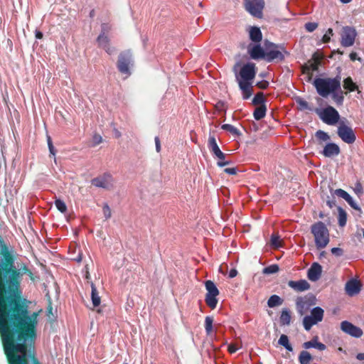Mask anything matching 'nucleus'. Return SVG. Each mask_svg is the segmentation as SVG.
Segmentation results:
<instances>
[{
  "label": "nucleus",
  "mask_w": 364,
  "mask_h": 364,
  "mask_svg": "<svg viewBox=\"0 0 364 364\" xmlns=\"http://www.w3.org/2000/svg\"><path fill=\"white\" fill-rule=\"evenodd\" d=\"M23 274L36 280L26 264L16 268L15 257L0 235V334L37 329L38 314H31L21 296Z\"/></svg>",
  "instance_id": "f257e3e1"
},
{
  "label": "nucleus",
  "mask_w": 364,
  "mask_h": 364,
  "mask_svg": "<svg viewBox=\"0 0 364 364\" xmlns=\"http://www.w3.org/2000/svg\"><path fill=\"white\" fill-rule=\"evenodd\" d=\"M37 329L0 334L8 364H42L36 355Z\"/></svg>",
  "instance_id": "f03ea898"
},
{
  "label": "nucleus",
  "mask_w": 364,
  "mask_h": 364,
  "mask_svg": "<svg viewBox=\"0 0 364 364\" xmlns=\"http://www.w3.org/2000/svg\"><path fill=\"white\" fill-rule=\"evenodd\" d=\"M313 85L320 96L327 97L333 92L340 90L341 77L337 75L333 78L317 77L314 80Z\"/></svg>",
  "instance_id": "7ed1b4c3"
},
{
  "label": "nucleus",
  "mask_w": 364,
  "mask_h": 364,
  "mask_svg": "<svg viewBox=\"0 0 364 364\" xmlns=\"http://www.w3.org/2000/svg\"><path fill=\"white\" fill-rule=\"evenodd\" d=\"M311 232L315 240L317 249H323L329 242V232L326 225L323 222H317L311 227Z\"/></svg>",
  "instance_id": "20e7f679"
},
{
  "label": "nucleus",
  "mask_w": 364,
  "mask_h": 364,
  "mask_svg": "<svg viewBox=\"0 0 364 364\" xmlns=\"http://www.w3.org/2000/svg\"><path fill=\"white\" fill-rule=\"evenodd\" d=\"M134 65V58L131 50H125L119 53L117 62L119 72L124 75V79L132 75V68Z\"/></svg>",
  "instance_id": "39448f33"
},
{
  "label": "nucleus",
  "mask_w": 364,
  "mask_h": 364,
  "mask_svg": "<svg viewBox=\"0 0 364 364\" xmlns=\"http://www.w3.org/2000/svg\"><path fill=\"white\" fill-rule=\"evenodd\" d=\"M238 65L239 64L237 63L233 68V71L235 73L237 82H252V80L255 77L257 73V68L255 64L253 63H246L241 68L240 73L237 74V67Z\"/></svg>",
  "instance_id": "423d86ee"
},
{
  "label": "nucleus",
  "mask_w": 364,
  "mask_h": 364,
  "mask_svg": "<svg viewBox=\"0 0 364 364\" xmlns=\"http://www.w3.org/2000/svg\"><path fill=\"white\" fill-rule=\"evenodd\" d=\"M324 311L319 306L314 307L311 311L309 316H306L303 318V326L306 331H310L313 326L316 325L323 321Z\"/></svg>",
  "instance_id": "0eeeda50"
},
{
  "label": "nucleus",
  "mask_w": 364,
  "mask_h": 364,
  "mask_svg": "<svg viewBox=\"0 0 364 364\" xmlns=\"http://www.w3.org/2000/svg\"><path fill=\"white\" fill-rule=\"evenodd\" d=\"M205 287L207 290L205 301L211 309H215L218 302L217 296L219 295V290L211 280L205 281Z\"/></svg>",
  "instance_id": "6e6552de"
},
{
  "label": "nucleus",
  "mask_w": 364,
  "mask_h": 364,
  "mask_svg": "<svg viewBox=\"0 0 364 364\" xmlns=\"http://www.w3.org/2000/svg\"><path fill=\"white\" fill-rule=\"evenodd\" d=\"M323 58L322 53L315 52L310 60H309L301 68L302 73L309 75V80L312 77V72L317 71Z\"/></svg>",
  "instance_id": "1a4fd4ad"
},
{
  "label": "nucleus",
  "mask_w": 364,
  "mask_h": 364,
  "mask_svg": "<svg viewBox=\"0 0 364 364\" xmlns=\"http://www.w3.org/2000/svg\"><path fill=\"white\" fill-rule=\"evenodd\" d=\"M244 7L252 16L257 18L262 17L264 7V0H244Z\"/></svg>",
  "instance_id": "9d476101"
},
{
  "label": "nucleus",
  "mask_w": 364,
  "mask_h": 364,
  "mask_svg": "<svg viewBox=\"0 0 364 364\" xmlns=\"http://www.w3.org/2000/svg\"><path fill=\"white\" fill-rule=\"evenodd\" d=\"M357 36V31L354 27L343 26L341 32V44L343 47L352 46Z\"/></svg>",
  "instance_id": "9b49d317"
},
{
  "label": "nucleus",
  "mask_w": 364,
  "mask_h": 364,
  "mask_svg": "<svg viewBox=\"0 0 364 364\" xmlns=\"http://www.w3.org/2000/svg\"><path fill=\"white\" fill-rule=\"evenodd\" d=\"M319 117L324 123L328 125L336 124L340 119L338 112L331 106L324 108Z\"/></svg>",
  "instance_id": "f8f14e48"
},
{
  "label": "nucleus",
  "mask_w": 364,
  "mask_h": 364,
  "mask_svg": "<svg viewBox=\"0 0 364 364\" xmlns=\"http://www.w3.org/2000/svg\"><path fill=\"white\" fill-rule=\"evenodd\" d=\"M337 134L342 141L349 144L354 143L356 139L353 129L343 122L340 123L338 127Z\"/></svg>",
  "instance_id": "ddd939ff"
},
{
  "label": "nucleus",
  "mask_w": 364,
  "mask_h": 364,
  "mask_svg": "<svg viewBox=\"0 0 364 364\" xmlns=\"http://www.w3.org/2000/svg\"><path fill=\"white\" fill-rule=\"evenodd\" d=\"M341 328L344 333L355 338H360L363 335V331L359 327L348 321H343L341 323Z\"/></svg>",
  "instance_id": "4468645a"
},
{
  "label": "nucleus",
  "mask_w": 364,
  "mask_h": 364,
  "mask_svg": "<svg viewBox=\"0 0 364 364\" xmlns=\"http://www.w3.org/2000/svg\"><path fill=\"white\" fill-rule=\"evenodd\" d=\"M247 53L253 60H264L265 58L264 48H262L259 43H256L255 45L250 44L247 47Z\"/></svg>",
  "instance_id": "2eb2a0df"
},
{
  "label": "nucleus",
  "mask_w": 364,
  "mask_h": 364,
  "mask_svg": "<svg viewBox=\"0 0 364 364\" xmlns=\"http://www.w3.org/2000/svg\"><path fill=\"white\" fill-rule=\"evenodd\" d=\"M96 41L98 47L104 49L109 55L114 52V48L110 46V39L108 35L100 34Z\"/></svg>",
  "instance_id": "dca6fc26"
},
{
  "label": "nucleus",
  "mask_w": 364,
  "mask_h": 364,
  "mask_svg": "<svg viewBox=\"0 0 364 364\" xmlns=\"http://www.w3.org/2000/svg\"><path fill=\"white\" fill-rule=\"evenodd\" d=\"M316 304V299L314 296L309 297L299 298L296 301V306L299 309V313L302 315L304 314L303 310H307L310 306Z\"/></svg>",
  "instance_id": "f3484780"
},
{
  "label": "nucleus",
  "mask_w": 364,
  "mask_h": 364,
  "mask_svg": "<svg viewBox=\"0 0 364 364\" xmlns=\"http://www.w3.org/2000/svg\"><path fill=\"white\" fill-rule=\"evenodd\" d=\"M345 289L348 295H356L361 290L360 282L356 279H350L346 282Z\"/></svg>",
  "instance_id": "a211bd4d"
},
{
  "label": "nucleus",
  "mask_w": 364,
  "mask_h": 364,
  "mask_svg": "<svg viewBox=\"0 0 364 364\" xmlns=\"http://www.w3.org/2000/svg\"><path fill=\"white\" fill-rule=\"evenodd\" d=\"M284 54H286L281 49L278 50H269L268 52H265V58L264 60L268 62H272L274 60H277L282 62L284 60Z\"/></svg>",
  "instance_id": "6ab92c4d"
},
{
  "label": "nucleus",
  "mask_w": 364,
  "mask_h": 364,
  "mask_svg": "<svg viewBox=\"0 0 364 364\" xmlns=\"http://www.w3.org/2000/svg\"><path fill=\"white\" fill-rule=\"evenodd\" d=\"M111 178L109 175H104L103 176L93 178L91 183L92 185L96 187L109 189L112 186Z\"/></svg>",
  "instance_id": "aec40b11"
},
{
  "label": "nucleus",
  "mask_w": 364,
  "mask_h": 364,
  "mask_svg": "<svg viewBox=\"0 0 364 364\" xmlns=\"http://www.w3.org/2000/svg\"><path fill=\"white\" fill-rule=\"evenodd\" d=\"M322 272V267L317 262L311 264L308 270V278L312 282H316L319 279Z\"/></svg>",
  "instance_id": "412c9836"
},
{
  "label": "nucleus",
  "mask_w": 364,
  "mask_h": 364,
  "mask_svg": "<svg viewBox=\"0 0 364 364\" xmlns=\"http://www.w3.org/2000/svg\"><path fill=\"white\" fill-rule=\"evenodd\" d=\"M340 152V148L336 144L328 143L324 146L322 154L326 157H332L338 155Z\"/></svg>",
  "instance_id": "4be33fe9"
},
{
  "label": "nucleus",
  "mask_w": 364,
  "mask_h": 364,
  "mask_svg": "<svg viewBox=\"0 0 364 364\" xmlns=\"http://www.w3.org/2000/svg\"><path fill=\"white\" fill-rule=\"evenodd\" d=\"M288 286L296 291H304L310 288V284L304 279L299 281L291 280L288 282Z\"/></svg>",
  "instance_id": "5701e85b"
},
{
  "label": "nucleus",
  "mask_w": 364,
  "mask_h": 364,
  "mask_svg": "<svg viewBox=\"0 0 364 364\" xmlns=\"http://www.w3.org/2000/svg\"><path fill=\"white\" fill-rule=\"evenodd\" d=\"M208 147L210 150V151L215 156H223V152L220 149L215 136L213 135L210 134L208 141Z\"/></svg>",
  "instance_id": "b1692460"
},
{
  "label": "nucleus",
  "mask_w": 364,
  "mask_h": 364,
  "mask_svg": "<svg viewBox=\"0 0 364 364\" xmlns=\"http://www.w3.org/2000/svg\"><path fill=\"white\" fill-rule=\"evenodd\" d=\"M238 85L240 89L242 90L243 99H249L253 93L252 82H239Z\"/></svg>",
  "instance_id": "393cba45"
},
{
  "label": "nucleus",
  "mask_w": 364,
  "mask_h": 364,
  "mask_svg": "<svg viewBox=\"0 0 364 364\" xmlns=\"http://www.w3.org/2000/svg\"><path fill=\"white\" fill-rule=\"evenodd\" d=\"M250 39L255 43H259L262 40V33L259 27L252 26L249 31Z\"/></svg>",
  "instance_id": "a878e982"
},
{
  "label": "nucleus",
  "mask_w": 364,
  "mask_h": 364,
  "mask_svg": "<svg viewBox=\"0 0 364 364\" xmlns=\"http://www.w3.org/2000/svg\"><path fill=\"white\" fill-rule=\"evenodd\" d=\"M291 311L288 309H284L279 317V323L282 326H289L291 323Z\"/></svg>",
  "instance_id": "bb28decb"
},
{
  "label": "nucleus",
  "mask_w": 364,
  "mask_h": 364,
  "mask_svg": "<svg viewBox=\"0 0 364 364\" xmlns=\"http://www.w3.org/2000/svg\"><path fill=\"white\" fill-rule=\"evenodd\" d=\"M90 286H91V289H92L91 299H92L93 306L94 307L99 306L101 303V298L99 296V293L97 290V288L92 282H90Z\"/></svg>",
  "instance_id": "cd10ccee"
},
{
  "label": "nucleus",
  "mask_w": 364,
  "mask_h": 364,
  "mask_svg": "<svg viewBox=\"0 0 364 364\" xmlns=\"http://www.w3.org/2000/svg\"><path fill=\"white\" fill-rule=\"evenodd\" d=\"M264 50H265V52H268V50H278V49H281L282 51H284L287 55H289V53L286 51L284 47L282 46V45H278V44H275L274 43H272L267 40H265L264 41Z\"/></svg>",
  "instance_id": "c85d7f7f"
},
{
  "label": "nucleus",
  "mask_w": 364,
  "mask_h": 364,
  "mask_svg": "<svg viewBox=\"0 0 364 364\" xmlns=\"http://www.w3.org/2000/svg\"><path fill=\"white\" fill-rule=\"evenodd\" d=\"M312 359L311 353L306 350L301 351L298 358L300 364H310Z\"/></svg>",
  "instance_id": "c756f323"
},
{
  "label": "nucleus",
  "mask_w": 364,
  "mask_h": 364,
  "mask_svg": "<svg viewBox=\"0 0 364 364\" xmlns=\"http://www.w3.org/2000/svg\"><path fill=\"white\" fill-rule=\"evenodd\" d=\"M267 107L265 105H262L255 108L253 116L256 120H260L266 115Z\"/></svg>",
  "instance_id": "7c9ffc66"
},
{
  "label": "nucleus",
  "mask_w": 364,
  "mask_h": 364,
  "mask_svg": "<svg viewBox=\"0 0 364 364\" xmlns=\"http://www.w3.org/2000/svg\"><path fill=\"white\" fill-rule=\"evenodd\" d=\"M343 88L349 92H354L358 90V86L350 77H348L343 80Z\"/></svg>",
  "instance_id": "2f4dec72"
},
{
  "label": "nucleus",
  "mask_w": 364,
  "mask_h": 364,
  "mask_svg": "<svg viewBox=\"0 0 364 364\" xmlns=\"http://www.w3.org/2000/svg\"><path fill=\"white\" fill-rule=\"evenodd\" d=\"M333 100L336 102L338 106L342 105L344 100L343 92L341 88L338 91H334L331 94Z\"/></svg>",
  "instance_id": "473e14b6"
},
{
  "label": "nucleus",
  "mask_w": 364,
  "mask_h": 364,
  "mask_svg": "<svg viewBox=\"0 0 364 364\" xmlns=\"http://www.w3.org/2000/svg\"><path fill=\"white\" fill-rule=\"evenodd\" d=\"M282 302L283 300L279 296L274 294L269 298L267 305L269 308H274L281 305Z\"/></svg>",
  "instance_id": "72a5a7b5"
},
{
  "label": "nucleus",
  "mask_w": 364,
  "mask_h": 364,
  "mask_svg": "<svg viewBox=\"0 0 364 364\" xmlns=\"http://www.w3.org/2000/svg\"><path fill=\"white\" fill-rule=\"evenodd\" d=\"M278 343L280 346L284 347L288 351H292L293 350V348H292L291 345L289 343V338L285 334L281 335V336H280V338H279V339L278 341Z\"/></svg>",
  "instance_id": "f704fd0d"
},
{
  "label": "nucleus",
  "mask_w": 364,
  "mask_h": 364,
  "mask_svg": "<svg viewBox=\"0 0 364 364\" xmlns=\"http://www.w3.org/2000/svg\"><path fill=\"white\" fill-rule=\"evenodd\" d=\"M338 225L340 227H344L346 225L347 222V213L341 207L338 208Z\"/></svg>",
  "instance_id": "c9c22d12"
},
{
  "label": "nucleus",
  "mask_w": 364,
  "mask_h": 364,
  "mask_svg": "<svg viewBox=\"0 0 364 364\" xmlns=\"http://www.w3.org/2000/svg\"><path fill=\"white\" fill-rule=\"evenodd\" d=\"M264 102H265V97H264V95L263 94V92H257L253 100H252V104L254 105H264Z\"/></svg>",
  "instance_id": "e433bc0d"
},
{
  "label": "nucleus",
  "mask_w": 364,
  "mask_h": 364,
  "mask_svg": "<svg viewBox=\"0 0 364 364\" xmlns=\"http://www.w3.org/2000/svg\"><path fill=\"white\" fill-rule=\"evenodd\" d=\"M221 129L230 132L233 135H235V136L240 135V132L239 131V129L231 124H224L221 126Z\"/></svg>",
  "instance_id": "4c0bfd02"
},
{
  "label": "nucleus",
  "mask_w": 364,
  "mask_h": 364,
  "mask_svg": "<svg viewBox=\"0 0 364 364\" xmlns=\"http://www.w3.org/2000/svg\"><path fill=\"white\" fill-rule=\"evenodd\" d=\"M279 270V267L278 264H274L269 266H267L263 269L262 272L265 274H271L278 272Z\"/></svg>",
  "instance_id": "58836bf2"
},
{
  "label": "nucleus",
  "mask_w": 364,
  "mask_h": 364,
  "mask_svg": "<svg viewBox=\"0 0 364 364\" xmlns=\"http://www.w3.org/2000/svg\"><path fill=\"white\" fill-rule=\"evenodd\" d=\"M213 318L211 316H206L205 318V329L207 334H210L213 331Z\"/></svg>",
  "instance_id": "ea45409f"
},
{
  "label": "nucleus",
  "mask_w": 364,
  "mask_h": 364,
  "mask_svg": "<svg viewBox=\"0 0 364 364\" xmlns=\"http://www.w3.org/2000/svg\"><path fill=\"white\" fill-rule=\"evenodd\" d=\"M271 245L274 248H278L282 246V240L280 239V237L278 235H272Z\"/></svg>",
  "instance_id": "a19ab883"
},
{
  "label": "nucleus",
  "mask_w": 364,
  "mask_h": 364,
  "mask_svg": "<svg viewBox=\"0 0 364 364\" xmlns=\"http://www.w3.org/2000/svg\"><path fill=\"white\" fill-rule=\"evenodd\" d=\"M55 205L57 209L62 213H65L67 211L66 204L60 199H56L55 200Z\"/></svg>",
  "instance_id": "79ce46f5"
},
{
  "label": "nucleus",
  "mask_w": 364,
  "mask_h": 364,
  "mask_svg": "<svg viewBox=\"0 0 364 364\" xmlns=\"http://www.w3.org/2000/svg\"><path fill=\"white\" fill-rule=\"evenodd\" d=\"M318 337L314 336L311 341L304 342L303 343V348L305 349H309L311 348H315L316 346V343H318Z\"/></svg>",
  "instance_id": "37998d69"
},
{
  "label": "nucleus",
  "mask_w": 364,
  "mask_h": 364,
  "mask_svg": "<svg viewBox=\"0 0 364 364\" xmlns=\"http://www.w3.org/2000/svg\"><path fill=\"white\" fill-rule=\"evenodd\" d=\"M315 136L318 140L323 141H326L330 139V136H328V134L322 130L317 131L315 134Z\"/></svg>",
  "instance_id": "c03bdc74"
},
{
  "label": "nucleus",
  "mask_w": 364,
  "mask_h": 364,
  "mask_svg": "<svg viewBox=\"0 0 364 364\" xmlns=\"http://www.w3.org/2000/svg\"><path fill=\"white\" fill-rule=\"evenodd\" d=\"M296 102L297 105H299L300 109H301V110H305V109L311 110V109L309 105V103L306 100H303L302 98H300V97L296 98Z\"/></svg>",
  "instance_id": "a18cd8bd"
},
{
  "label": "nucleus",
  "mask_w": 364,
  "mask_h": 364,
  "mask_svg": "<svg viewBox=\"0 0 364 364\" xmlns=\"http://www.w3.org/2000/svg\"><path fill=\"white\" fill-rule=\"evenodd\" d=\"M345 200L349 204V205L355 210L361 211V209L358 204L353 200L352 197L349 195Z\"/></svg>",
  "instance_id": "49530a36"
},
{
  "label": "nucleus",
  "mask_w": 364,
  "mask_h": 364,
  "mask_svg": "<svg viewBox=\"0 0 364 364\" xmlns=\"http://www.w3.org/2000/svg\"><path fill=\"white\" fill-rule=\"evenodd\" d=\"M345 200L349 204V205L355 210L361 211V209L358 204L353 200L352 197L349 195Z\"/></svg>",
  "instance_id": "de8ad7c7"
},
{
  "label": "nucleus",
  "mask_w": 364,
  "mask_h": 364,
  "mask_svg": "<svg viewBox=\"0 0 364 364\" xmlns=\"http://www.w3.org/2000/svg\"><path fill=\"white\" fill-rule=\"evenodd\" d=\"M345 200L349 204V205L355 210L361 211V209L358 204L353 200L352 197L349 195Z\"/></svg>",
  "instance_id": "09e8293b"
},
{
  "label": "nucleus",
  "mask_w": 364,
  "mask_h": 364,
  "mask_svg": "<svg viewBox=\"0 0 364 364\" xmlns=\"http://www.w3.org/2000/svg\"><path fill=\"white\" fill-rule=\"evenodd\" d=\"M318 24L315 22H308L304 25L305 29L308 32H313L318 28Z\"/></svg>",
  "instance_id": "8fccbe9b"
},
{
  "label": "nucleus",
  "mask_w": 364,
  "mask_h": 364,
  "mask_svg": "<svg viewBox=\"0 0 364 364\" xmlns=\"http://www.w3.org/2000/svg\"><path fill=\"white\" fill-rule=\"evenodd\" d=\"M112 30V26L107 23H102L101 24V32L100 34L107 35L108 33Z\"/></svg>",
  "instance_id": "3c124183"
},
{
  "label": "nucleus",
  "mask_w": 364,
  "mask_h": 364,
  "mask_svg": "<svg viewBox=\"0 0 364 364\" xmlns=\"http://www.w3.org/2000/svg\"><path fill=\"white\" fill-rule=\"evenodd\" d=\"M219 161L217 162V165L220 167H223L226 165H228L230 164V161H225V154L223 153V156H216Z\"/></svg>",
  "instance_id": "603ef678"
},
{
  "label": "nucleus",
  "mask_w": 364,
  "mask_h": 364,
  "mask_svg": "<svg viewBox=\"0 0 364 364\" xmlns=\"http://www.w3.org/2000/svg\"><path fill=\"white\" fill-rule=\"evenodd\" d=\"M47 141H48V146L50 154L53 156H55V149L53 146L52 139L50 136H47Z\"/></svg>",
  "instance_id": "864d4df0"
},
{
  "label": "nucleus",
  "mask_w": 364,
  "mask_h": 364,
  "mask_svg": "<svg viewBox=\"0 0 364 364\" xmlns=\"http://www.w3.org/2000/svg\"><path fill=\"white\" fill-rule=\"evenodd\" d=\"M335 194L338 196V197H341L342 198H343L344 200L348 198V196H349V194L344 190L341 189V188H338V189H336L335 191Z\"/></svg>",
  "instance_id": "5fc2aeb1"
},
{
  "label": "nucleus",
  "mask_w": 364,
  "mask_h": 364,
  "mask_svg": "<svg viewBox=\"0 0 364 364\" xmlns=\"http://www.w3.org/2000/svg\"><path fill=\"white\" fill-rule=\"evenodd\" d=\"M103 213H104L105 218L106 219H109L111 218V215H112L111 209L107 204H105L103 206Z\"/></svg>",
  "instance_id": "6e6d98bb"
},
{
  "label": "nucleus",
  "mask_w": 364,
  "mask_h": 364,
  "mask_svg": "<svg viewBox=\"0 0 364 364\" xmlns=\"http://www.w3.org/2000/svg\"><path fill=\"white\" fill-rule=\"evenodd\" d=\"M269 83L267 80H262L260 82H258L257 83V87H258L259 89L265 90L268 87Z\"/></svg>",
  "instance_id": "4d7b16f0"
},
{
  "label": "nucleus",
  "mask_w": 364,
  "mask_h": 364,
  "mask_svg": "<svg viewBox=\"0 0 364 364\" xmlns=\"http://www.w3.org/2000/svg\"><path fill=\"white\" fill-rule=\"evenodd\" d=\"M93 145L96 146L102 142V138L100 134H95L93 136Z\"/></svg>",
  "instance_id": "13d9d810"
},
{
  "label": "nucleus",
  "mask_w": 364,
  "mask_h": 364,
  "mask_svg": "<svg viewBox=\"0 0 364 364\" xmlns=\"http://www.w3.org/2000/svg\"><path fill=\"white\" fill-rule=\"evenodd\" d=\"M331 252L336 256L340 257L343 254V250L339 247H333L331 249Z\"/></svg>",
  "instance_id": "bf43d9fd"
},
{
  "label": "nucleus",
  "mask_w": 364,
  "mask_h": 364,
  "mask_svg": "<svg viewBox=\"0 0 364 364\" xmlns=\"http://www.w3.org/2000/svg\"><path fill=\"white\" fill-rule=\"evenodd\" d=\"M224 172L229 175H235L237 173L236 168H226L224 169Z\"/></svg>",
  "instance_id": "052dcab7"
},
{
  "label": "nucleus",
  "mask_w": 364,
  "mask_h": 364,
  "mask_svg": "<svg viewBox=\"0 0 364 364\" xmlns=\"http://www.w3.org/2000/svg\"><path fill=\"white\" fill-rule=\"evenodd\" d=\"M237 349H238L237 347L234 343H230L228 348V352L230 353H235L237 350Z\"/></svg>",
  "instance_id": "680f3d73"
},
{
  "label": "nucleus",
  "mask_w": 364,
  "mask_h": 364,
  "mask_svg": "<svg viewBox=\"0 0 364 364\" xmlns=\"http://www.w3.org/2000/svg\"><path fill=\"white\" fill-rule=\"evenodd\" d=\"M154 141L156 144V150L158 153H159L161 151V143L159 136H156Z\"/></svg>",
  "instance_id": "e2e57ef3"
},
{
  "label": "nucleus",
  "mask_w": 364,
  "mask_h": 364,
  "mask_svg": "<svg viewBox=\"0 0 364 364\" xmlns=\"http://www.w3.org/2000/svg\"><path fill=\"white\" fill-rule=\"evenodd\" d=\"M315 348L322 351L326 349V346L321 342H318Z\"/></svg>",
  "instance_id": "0e129e2a"
},
{
  "label": "nucleus",
  "mask_w": 364,
  "mask_h": 364,
  "mask_svg": "<svg viewBox=\"0 0 364 364\" xmlns=\"http://www.w3.org/2000/svg\"><path fill=\"white\" fill-rule=\"evenodd\" d=\"M237 275V271L235 269H232L229 272V277L230 278H234Z\"/></svg>",
  "instance_id": "69168bd1"
},
{
  "label": "nucleus",
  "mask_w": 364,
  "mask_h": 364,
  "mask_svg": "<svg viewBox=\"0 0 364 364\" xmlns=\"http://www.w3.org/2000/svg\"><path fill=\"white\" fill-rule=\"evenodd\" d=\"M331 40V37L328 33H325L322 38V41L324 43H328Z\"/></svg>",
  "instance_id": "338daca9"
},
{
  "label": "nucleus",
  "mask_w": 364,
  "mask_h": 364,
  "mask_svg": "<svg viewBox=\"0 0 364 364\" xmlns=\"http://www.w3.org/2000/svg\"><path fill=\"white\" fill-rule=\"evenodd\" d=\"M349 57L352 61H354L358 59V54L355 52H352L350 53Z\"/></svg>",
  "instance_id": "774afa93"
}]
</instances>
